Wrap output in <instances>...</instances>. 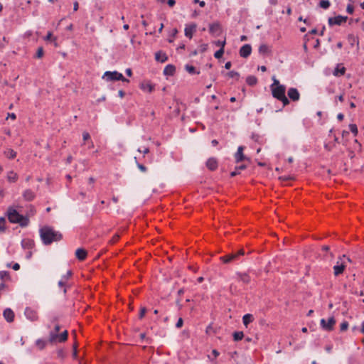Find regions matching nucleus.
<instances>
[{
  "mask_svg": "<svg viewBox=\"0 0 364 364\" xmlns=\"http://www.w3.org/2000/svg\"><path fill=\"white\" fill-rule=\"evenodd\" d=\"M244 336V334L241 331L235 332L233 334L234 340L235 341H240L242 339Z\"/></svg>",
  "mask_w": 364,
  "mask_h": 364,
  "instance_id": "473e14b6",
  "label": "nucleus"
},
{
  "mask_svg": "<svg viewBox=\"0 0 364 364\" xmlns=\"http://www.w3.org/2000/svg\"><path fill=\"white\" fill-rule=\"evenodd\" d=\"M344 116L343 114L340 113L338 114L337 116V118L339 119V120H342L343 119Z\"/></svg>",
  "mask_w": 364,
  "mask_h": 364,
  "instance_id": "338daca9",
  "label": "nucleus"
},
{
  "mask_svg": "<svg viewBox=\"0 0 364 364\" xmlns=\"http://www.w3.org/2000/svg\"><path fill=\"white\" fill-rule=\"evenodd\" d=\"M43 55V50L42 48H38L36 52V58H41Z\"/></svg>",
  "mask_w": 364,
  "mask_h": 364,
  "instance_id": "a19ab883",
  "label": "nucleus"
},
{
  "mask_svg": "<svg viewBox=\"0 0 364 364\" xmlns=\"http://www.w3.org/2000/svg\"><path fill=\"white\" fill-rule=\"evenodd\" d=\"M272 92L274 97L282 102L284 105L289 104V100L285 96L286 88L284 85H280L279 86L272 87Z\"/></svg>",
  "mask_w": 364,
  "mask_h": 364,
  "instance_id": "7ed1b4c3",
  "label": "nucleus"
},
{
  "mask_svg": "<svg viewBox=\"0 0 364 364\" xmlns=\"http://www.w3.org/2000/svg\"><path fill=\"white\" fill-rule=\"evenodd\" d=\"M125 73H126V74H127L128 76H129V77H130V76H132V69H131V68H127V69L125 70Z\"/></svg>",
  "mask_w": 364,
  "mask_h": 364,
  "instance_id": "864d4df0",
  "label": "nucleus"
},
{
  "mask_svg": "<svg viewBox=\"0 0 364 364\" xmlns=\"http://www.w3.org/2000/svg\"><path fill=\"white\" fill-rule=\"evenodd\" d=\"M235 255H237V257L239 256V255H244V250H240L237 252V253H235Z\"/></svg>",
  "mask_w": 364,
  "mask_h": 364,
  "instance_id": "0e129e2a",
  "label": "nucleus"
},
{
  "mask_svg": "<svg viewBox=\"0 0 364 364\" xmlns=\"http://www.w3.org/2000/svg\"><path fill=\"white\" fill-rule=\"evenodd\" d=\"M34 196V193L31 190H26L23 193V198L27 200H33Z\"/></svg>",
  "mask_w": 364,
  "mask_h": 364,
  "instance_id": "4be33fe9",
  "label": "nucleus"
},
{
  "mask_svg": "<svg viewBox=\"0 0 364 364\" xmlns=\"http://www.w3.org/2000/svg\"><path fill=\"white\" fill-rule=\"evenodd\" d=\"M240 279L245 283H248L250 282V277L247 274L241 275Z\"/></svg>",
  "mask_w": 364,
  "mask_h": 364,
  "instance_id": "ea45409f",
  "label": "nucleus"
},
{
  "mask_svg": "<svg viewBox=\"0 0 364 364\" xmlns=\"http://www.w3.org/2000/svg\"><path fill=\"white\" fill-rule=\"evenodd\" d=\"M24 315L26 317V318L30 320L31 321H35L38 320V318L37 311L31 307L26 308Z\"/></svg>",
  "mask_w": 364,
  "mask_h": 364,
  "instance_id": "6e6552de",
  "label": "nucleus"
},
{
  "mask_svg": "<svg viewBox=\"0 0 364 364\" xmlns=\"http://www.w3.org/2000/svg\"><path fill=\"white\" fill-rule=\"evenodd\" d=\"M351 262V259L349 257H346V255L341 257L336 264L333 266L334 275L338 276L342 274L347 265V263Z\"/></svg>",
  "mask_w": 364,
  "mask_h": 364,
  "instance_id": "20e7f679",
  "label": "nucleus"
},
{
  "mask_svg": "<svg viewBox=\"0 0 364 364\" xmlns=\"http://www.w3.org/2000/svg\"><path fill=\"white\" fill-rule=\"evenodd\" d=\"M197 26L194 23H188L185 26L184 33L188 38H192L193 33L196 31Z\"/></svg>",
  "mask_w": 364,
  "mask_h": 364,
  "instance_id": "0eeeda50",
  "label": "nucleus"
},
{
  "mask_svg": "<svg viewBox=\"0 0 364 364\" xmlns=\"http://www.w3.org/2000/svg\"><path fill=\"white\" fill-rule=\"evenodd\" d=\"M8 272L6 271H1L0 272V278L1 279H4L6 277H8Z\"/></svg>",
  "mask_w": 364,
  "mask_h": 364,
  "instance_id": "a18cd8bd",
  "label": "nucleus"
},
{
  "mask_svg": "<svg viewBox=\"0 0 364 364\" xmlns=\"http://www.w3.org/2000/svg\"><path fill=\"white\" fill-rule=\"evenodd\" d=\"M183 323V321L181 318H180L176 324V327L178 328H180L181 327H182Z\"/></svg>",
  "mask_w": 364,
  "mask_h": 364,
  "instance_id": "49530a36",
  "label": "nucleus"
},
{
  "mask_svg": "<svg viewBox=\"0 0 364 364\" xmlns=\"http://www.w3.org/2000/svg\"><path fill=\"white\" fill-rule=\"evenodd\" d=\"M259 69L261 71H262V72H265V71L267 70L266 67H265V66H264V65L260 66V67L259 68Z\"/></svg>",
  "mask_w": 364,
  "mask_h": 364,
  "instance_id": "774afa93",
  "label": "nucleus"
},
{
  "mask_svg": "<svg viewBox=\"0 0 364 364\" xmlns=\"http://www.w3.org/2000/svg\"><path fill=\"white\" fill-rule=\"evenodd\" d=\"M7 179L10 182H15L17 179V174L14 171H10L7 174Z\"/></svg>",
  "mask_w": 364,
  "mask_h": 364,
  "instance_id": "bb28decb",
  "label": "nucleus"
},
{
  "mask_svg": "<svg viewBox=\"0 0 364 364\" xmlns=\"http://www.w3.org/2000/svg\"><path fill=\"white\" fill-rule=\"evenodd\" d=\"M268 47L266 45H262L259 46V51L260 53H265L267 52Z\"/></svg>",
  "mask_w": 364,
  "mask_h": 364,
  "instance_id": "37998d69",
  "label": "nucleus"
},
{
  "mask_svg": "<svg viewBox=\"0 0 364 364\" xmlns=\"http://www.w3.org/2000/svg\"><path fill=\"white\" fill-rule=\"evenodd\" d=\"M253 316L250 314H247L243 316L242 321L244 325L247 327V325L253 321Z\"/></svg>",
  "mask_w": 364,
  "mask_h": 364,
  "instance_id": "aec40b11",
  "label": "nucleus"
},
{
  "mask_svg": "<svg viewBox=\"0 0 364 364\" xmlns=\"http://www.w3.org/2000/svg\"><path fill=\"white\" fill-rule=\"evenodd\" d=\"M346 68L342 65H338L333 71L335 76H341L345 73Z\"/></svg>",
  "mask_w": 364,
  "mask_h": 364,
  "instance_id": "f3484780",
  "label": "nucleus"
},
{
  "mask_svg": "<svg viewBox=\"0 0 364 364\" xmlns=\"http://www.w3.org/2000/svg\"><path fill=\"white\" fill-rule=\"evenodd\" d=\"M11 118L12 119H15L16 118V116L14 113L9 114L7 119Z\"/></svg>",
  "mask_w": 364,
  "mask_h": 364,
  "instance_id": "13d9d810",
  "label": "nucleus"
},
{
  "mask_svg": "<svg viewBox=\"0 0 364 364\" xmlns=\"http://www.w3.org/2000/svg\"><path fill=\"white\" fill-rule=\"evenodd\" d=\"M246 82H247V83L249 85L252 86V85H255L257 83V78H256L255 76H253V75H250V76H248V77H247V79H246Z\"/></svg>",
  "mask_w": 364,
  "mask_h": 364,
  "instance_id": "a878e982",
  "label": "nucleus"
},
{
  "mask_svg": "<svg viewBox=\"0 0 364 364\" xmlns=\"http://www.w3.org/2000/svg\"><path fill=\"white\" fill-rule=\"evenodd\" d=\"M6 156L9 159H14L16 156V152L14 151L13 149H7L4 152Z\"/></svg>",
  "mask_w": 364,
  "mask_h": 364,
  "instance_id": "c85d7f7f",
  "label": "nucleus"
},
{
  "mask_svg": "<svg viewBox=\"0 0 364 364\" xmlns=\"http://www.w3.org/2000/svg\"><path fill=\"white\" fill-rule=\"evenodd\" d=\"M31 245H32V242L30 240H23L22 241V246L23 247L31 246Z\"/></svg>",
  "mask_w": 364,
  "mask_h": 364,
  "instance_id": "c03bdc74",
  "label": "nucleus"
},
{
  "mask_svg": "<svg viewBox=\"0 0 364 364\" xmlns=\"http://www.w3.org/2000/svg\"><path fill=\"white\" fill-rule=\"evenodd\" d=\"M208 49V44H201L199 46L198 50L194 52V55L197 54L198 52L203 53Z\"/></svg>",
  "mask_w": 364,
  "mask_h": 364,
  "instance_id": "7c9ffc66",
  "label": "nucleus"
},
{
  "mask_svg": "<svg viewBox=\"0 0 364 364\" xmlns=\"http://www.w3.org/2000/svg\"><path fill=\"white\" fill-rule=\"evenodd\" d=\"M8 218L11 223H19L21 226H26L28 224V219L23 217L18 213L12 208L8 210Z\"/></svg>",
  "mask_w": 364,
  "mask_h": 364,
  "instance_id": "f03ea898",
  "label": "nucleus"
},
{
  "mask_svg": "<svg viewBox=\"0 0 364 364\" xmlns=\"http://www.w3.org/2000/svg\"><path fill=\"white\" fill-rule=\"evenodd\" d=\"M146 308H141V311H140V314H139V318H141L144 316L145 314H146Z\"/></svg>",
  "mask_w": 364,
  "mask_h": 364,
  "instance_id": "8fccbe9b",
  "label": "nucleus"
},
{
  "mask_svg": "<svg viewBox=\"0 0 364 364\" xmlns=\"http://www.w3.org/2000/svg\"><path fill=\"white\" fill-rule=\"evenodd\" d=\"M231 62L228 61L225 64V68L228 70L231 68Z\"/></svg>",
  "mask_w": 364,
  "mask_h": 364,
  "instance_id": "052dcab7",
  "label": "nucleus"
},
{
  "mask_svg": "<svg viewBox=\"0 0 364 364\" xmlns=\"http://www.w3.org/2000/svg\"><path fill=\"white\" fill-rule=\"evenodd\" d=\"M155 59L159 62L164 63L167 60V56L164 53L159 51L155 54Z\"/></svg>",
  "mask_w": 364,
  "mask_h": 364,
  "instance_id": "a211bd4d",
  "label": "nucleus"
},
{
  "mask_svg": "<svg viewBox=\"0 0 364 364\" xmlns=\"http://www.w3.org/2000/svg\"><path fill=\"white\" fill-rule=\"evenodd\" d=\"M46 345V341L43 339H38L36 340V346L39 348V349H43L45 348Z\"/></svg>",
  "mask_w": 364,
  "mask_h": 364,
  "instance_id": "c756f323",
  "label": "nucleus"
},
{
  "mask_svg": "<svg viewBox=\"0 0 364 364\" xmlns=\"http://www.w3.org/2000/svg\"><path fill=\"white\" fill-rule=\"evenodd\" d=\"M82 138L84 141H87L90 138V134L88 132H83L82 134Z\"/></svg>",
  "mask_w": 364,
  "mask_h": 364,
  "instance_id": "de8ad7c7",
  "label": "nucleus"
},
{
  "mask_svg": "<svg viewBox=\"0 0 364 364\" xmlns=\"http://www.w3.org/2000/svg\"><path fill=\"white\" fill-rule=\"evenodd\" d=\"M330 6V2L328 0H322L320 1V7L323 9H328Z\"/></svg>",
  "mask_w": 364,
  "mask_h": 364,
  "instance_id": "f704fd0d",
  "label": "nucleus"
},
{
  "mask_svg": "<svg viewBox=\"0 0 364 364\" xmlns=\"http://www.w3.org/2000/svg\"><path fill=\"white\" fill-rule=\"evenodd\" d=\"M346 11L349 14H353V8L351 5H348L346 8Z\"/></svg>",
  "mask_w": 364,
  "mask_h": 364,
  "instance_id": "3c124183",
  "label": "nucleus"
},
{
  "mask_svg": "<svg viewBox=\"0 0 364 364\" xmlns=\"http://www.w3.org/2000/svg\"><path fill=\"white\" fill-rule=\"evenodd\" d=\"M40 236L43 243L46 245L61 239V234L48 226H45L40 229Z\"/></svg>",
  "mask_w": 364,
  "mask_h": 364,
  "instance_id": "f257e3e1",
  "label": "nucleus"
},
{
  "mask_svg": "<svg viewBox=\"0 0 364 364\" xmlns=\"http://www.w3.org/2000/svg\"><path fill=\"white\" fill-rule=\"evenodd\" d=\"M237 258V255H235V254H230L229 255H227V256H225V257H222L220 259L224 262H230L234 259H235Z\"/></svg>",
  "mask_w": 364,
  "mask_h": 364,
  "instance_id": "5701e85b",
  "label": "nucleus"
},
{
  "mask_svg": "<svg viewBox=\"0 0 364 364\" xmlns=\"http://www.w3.org/2000/svg\"><path fill=\"white\" fill-rule=\"evenodd\" d=\"M45 40L46 41H51L52 40V33L49 32L46 37L45 38Z\"/></svg>",
  "mask_w": 364,
  "mask_h": 364,
  "instance_id": "4d7b16f0",
  "label": "nucleus"
},
{
  "mask_svg": "<svg viewBox=\"0 0 364 364\" xmlns=\"http://www.w3.org/2000/svg\"><path fill=\"white\" fill-rule=\"evenodd\" d=\"M225 44V41H218L217 45L220 46L221 48H223Z\"/></svg>",
  "mask_w": 364,
  "mask_h": 364,
  "instance_id": "680f3d73",
  "label": "nucleus"
},
{
  "mask_svg": "<svg viewBox=\"0 0 364 364\" xmlns=\"http://www.w3.org/2000/svg\"><path fill=\"white\" fill-rule=\"evenodd\" d=\"M3 315H4V318L8 321V322H12L14 319V311L9 309V308H7L4 311V313H3Z\"/></svg>",
  "mask_w": 364,
  "mask_h": 364,
  "instance_id": "ddd939ff",
  "label": "nucleus"
},
{
  "mask_svg": "<svg viewBox=\"0 0 364 364\" xmlns=\"http://www.w3.org/2000/svg\"><path fill=\"white\" fill-rule=\"evenodd\" d=\"M75 256L79 260H84L87 257V251L82 248H78L75 251Z\"/></svg>",
  "mask_w": 364,
  "mask_h": 364,
  "instance_id": "2eb2a0df",
  "label": "nucleus"
},
{
  "mask_svg": "<svg viewBox=\"0 0 364 364\" xmlns=\"http://www.w3.org/2000/svg\"><path fill=\"white\" fill-rule=\"evenodd\" d=\"M66 282L63 280V279H61L58 282V286L60 287H64L65 285Z\"/></svg>",
  "mask_w": 364,
  "mask_h": 364,
  "instance_id": "603ef678",
  "label": "nucleus"
},
{
  "mask_svg": "<svg viewBox=\"0 0 364 364\" xmlns=\"http://www.w3.org/2000/svg\"><path fill=\"white\" fill-rule=\"evenodd\" d=\"M175 3H176L175 0H167V2H166V4H168V6H174Z\"/></svg>",
  "mask_w": 364,
  "mask_h": 364,
  "instance_id": "5fc2aeb1",
  "label": "nucleus"
},
{
  "mask_svg": "<svg viewBox=\"0 0 364 364\" xmlns=\"http://www.w3.org/2000/svg\"><path fill=\"white\" fill-rule=\"evenodd\" d=\"M138 151H139V152H142L143 154H147V153L149 152V149H148V148H144V149H143V150H141V149H138Z\"/></svg>",
  "mask_w": 364,
  "mask_h": 364,
  "instance_id": "bf43d9fd",
  "label": "nucleus"
},
{
  "mask_svg": "<svg viewBox=\"0 0 364 364\" xmlns=\"http://www.w3.org/2000/svg\"><path fill=\"white\" fill-rule=\"evenodd\" d=\"M174 72L175 67L172 65H167L164 70V74L165 75H173Z\"/></svg>",
  "mask_w": 364,
  "mask_h": 364,
  "instance_id": "6ab92c4d",
  "label": "nucleus"
},
{
  "mask_svg": "<svg viewBox=\"0 0 364 364\" xmlns=\"http://www.w3.org/2000/svg\"><path fill=\"white\" fill-rule=\"evenodd\" d=\"M348 40L351 46H353L355 43L358 45V38L353 34H349L348 36Z\"/></svg>",
  "mask_w": 364,
  "mask_h": 364,
  "instance_id": "cd10ccee",
  "label": "nucleus"
},
{
  "mask_svg": "<svg viewBox=\"0 0 364 364\" xmlns=\"http://www.w3.org/2000/svg\"><path fill=\"white\" fill-rule=\"evenodd\" d=\"M138 167L142 171H146V168L145 166H144L143 165L141 164H138Z\"/></svg>",
  "mask_w": 364,
  "mask_h": 364,
  "instance_id": "e2e57ef3",
  "label": "nucleus"
},
{
  "mask_svg": "<svg viewBox=\"0 0 364 364\" xmlns=\"http://www.w3.org/2000/svg\"><path fill=\"white\" fill-rule=\"evenodd\" d=\"M58 332L50 331L49 333V341L51 343L58 342Z\"/></svg>",
  "mask_w": 364,
  "mask_h": 364,
  "instance_id": "b1692460",
  "label": "nucleus"
},
{
  "mask_svg": "<svg viewBox=\"0 0 364 364\" xmlns=\"http://www.w3.org/2000/svg\"><path fill=\"white\" fill-rule=\"evenodd\" d=\"M72 272L71 271H68L67 273L62 276L61 279H63L65 282L69 279L71 277Z\"/></svg>",
  "mask_w": 364,
  "mask_h": 364,
  "instance_id": "4c0bfd02",
  "label": "nucleus"
},
{
  "mask_svg": "<svg viewBox=\"0 0 364 364\" xmlns=\"http://www.w3.org/2000/svg\"><path fill=\"white\" fill-rule=\"evenodd\" d=\"M13 269L17 271L20 269V265L18 264V263H15L13 267H12Z\"/></svg>",
  "mask_w": 364,
  "mask_h": 364,
  "instance_id": "6e6d98bb",
  "label": "nucleus"
},
{
  "mask_svg": "<svg viewBox=\"0 0 364 364\" xmlns=\"http://www.w3.org/2000/svg\"><path fill=\"white\" fill-rule=\"evenodd\" d=\"M139 87L145 92H151L154 90V86L149 80L142 81Z\"/></svg>",
  "mask_w": 364,
  "mask_h": 364,
  "instance_id": "9d476101",
  "label": "nucleus"
},
{
  "mask_svg": "<svg viewBox=\"0 0 364 364\" xmlns=\"http://www.w3.org/2000/svg\"><path fill=\"white\" fill-rule=\"evenodd\" d=\"M207 167L210 170H215L218 166V161L214 158H210L206 162Z\"/></svg>",
  "mask_w": 364,
  "mask_h": 364,
  "instance_id": "dca6fc26",
  "label": "nucleus"
},
{
  "mask_svg": "<svg viewBox=\"0 0 364 364\" xmlns=\"http://www.w3.org/2000/svg\"><path fill=\"white\" fill-rule=\"evenodd\" d=\"M223 53H224V49L223 48H221L220 50H218V51H216L215 53L214 56L215 58H220L222 57Z\"/></svg>",
  "mask_w": 364,
  "mask_h": 364,
  "instance_id": "c9c22d12",
  "label": "nucleus"
},
{
  "mask_svg": "<svg viewBox=\"0 0 364 364\" xmlns=\"http://www.w3.org/2000/svg\"><path fill=\"white\" fill-rule=\"evenodd\" d=\"M349 129L350 131L354 134V136H356L358 134V127L356 124H349Z\"/></svg>",
  "mask_w": 364,
  "mask_h": 364,
  "instance_id": "72a5a7b5",
  "label": "nucleus"
},
{
  "mask_svg": "<svg viewBox=\"0 0 364 364\" xmlns=\"http://www.w3.org/2000/svg\"><path fill=\"white\" fill-rule=\"evenodd\" d=\"M243 150H244L243 146H240L238 147L237 151L236 152V154L235 155V160L237 162L244 161L246 159V157L243 154Z\"/></svg>",
  "mask_w": 364,
  "mask_h": 364,
  "instance_id": "4468645a",
  "label": "nucleus"
},
{
  "mask_svg": "<svg viewBox=\"0 0 364 364\" xmlns=\"http://www.w3.org/2000/svg\"><path fill=\"white\" fill-rule=\"evenodd\" d=\"M227 75L229 77L232 78H238L240 75L239 73L235 71H230Z\"/></svg>",
  "mask_w": 364,
  "mask_h": 364,
  "instance_id": "e433bc0d",
  "label": "nucleus"
},
{
  "mask_svg": "<svg viewBox=\"0 0 364 364\" xmlns=\"http://www.w3.org/2000/svg\"><path fill=\"white\" fill-rule=\"evenodd\" d=\"M209 31L211 33H218L220 31V26L219 23H215L210 26Z\"/></svg>",
  "mask_w": 364,
  "mask_h": 364,
  "instance_id": "412c9836",
  "label": "nucleus"
},
{
  "mask_svg": "<svg viewBox=\"0 0 364 364\" xmlns=\"http://www.w3.org/2000/svg\"><path fill=\"white\" fill-rule=\"evenodd\" d=\"M102 79L107 82L121 80L122 82H129L127 79L124 77L123 75L117 71H106L103 75Z\"/></svg>",
  "mask_w": 364,
  "mask_h": 364,
  "instance_id": "39448f33",
  "label": "nucleus"
},
{
  "mask_svg": "<svg viewBox=\"0 0 364 364\" xmlns=\"http://www.w3.org/2000/svg\"><path fill=\"white\" fill-rule=\"evenodd\" d=\"M118 95H119V96L121 98H122V97H124V92L122 90H119V91L118 92Z\"/></svg>",
  "mask_w": 364,
  "mask_h": 364,
  "instance_id": "69168bd1",
  "label": "nucleus"
},
{
  "mask_svg": "<svg viewBox=\"0 0 364 364\" xmlns=\"http://www.w3.org/2000/svg\"><path fill=\"white\" fill-rule=\"evenodd\" d=\"M348 19L347 16H337L335 17H331L328 18V23L331 26L333 25H341L345 23Z\"/></svg>",
  "mask_w": 364,
  "mask_h": 364,
  "instance_id": "1a4fd4ad",
  "label": "nucleus"
},
{
  "mask_svg": "<svg viewBox=\"0 0 364 364\" xmlns=\"http://www.w3.org/2000/svg\"><path fill=\"white\" fill-rule=\"evenodd\" d=\"M335 323L336 320L333 316H330L327 319L323 318L320 320V324L321 326L322 329L327 331L333 330Z\"/></svg>",
  "mask_w": 364,
  "mask_h": 364,
  "instance_id": "423d86ee",
  "label": "nucleus"
},
{
  "mask_svg": "<svg viewBox=\"0 0 364 364\" xmlns=\"http://www.w3.org/2000/svg\"><path fill=\"white\" fill-rule=\"evenodd\" d=\"M348 324L347 322H343L341 323V331H345L348 328Z\"/></svg>",
  "mask_w": 364,
  "mask_h": 364,
  "instance_id": "09e8293b",
  "label": "nucleus"
},
{
  "mask_svg": "<svg viewBox=\"0 0 364 364\" xmlns=\"http://www.w3.org/2000/svg\"><path fill=\"white\" fill-rule=\"evenodd\" d=\"M68 339V331H65L58 336V342H64Z\"/></svg>",
  "mask_w": 364,
  "mask_h": 364,
  "instance_id": "393cba45",
  "label": "nucleus"
},
{
  "mask_svg": "<svg viewBox=\"0 0 364 364\" xmlns=\"http://www.w3.org/2000/svg\"><path fill=\"white\" fill-rule=\"evenodd\" d=\"M252 52L251 46L249 44H245L241 47L240 50V55L242 58H247Z\"/></svg>",
  "mask_w": 364,
  "mask_h": 364,
  "instance_id": "9b49d317",
  "label": "nucleus"
},
{
  "mask_svg": "<svg viewBox=\"0 0 364 364\" xmlns=\"http://www.w3.org/2000/svg\"><path fill=\"white\" fill-rule=\"evenodd\" d=\"M288 96L293 101H298L300 97V95L297 89L291 87L288 90Z\"/></svg>",
  "mask_w": 364,
  "mask_h": 364,
  "instance_id": "f8f14e48",
  "label": "nucleus"
},
{
  "mask_svg": "<svg viewBox=\"0 0 364 364\" xmlns=\"http://www.w3.org/2000/svg\"><path fill=\"white\" fill-rule=\"evenodd\" d=\"M185 68L191 74H199V72H196L195 68L192 65H186Z\"/></svg>",
  "mask_w": 364,
  "mask_h": 364,
  "instance_id": "2f4dec72",
  "label": "nucleus"
},
{
  "mask_svg": "<svg viewBox=\"0 0 364 364\" xmlns=\"http://www.w3.org/2000/svg\"><path fill=\"white\" fill-rule=\"evenodd\" d=\"M272 80L273 83L271 85V89L272 88V87H275L276 86L280 85L279 80H277V78L274 76L272 77Z\"/></svg>",
  "mask_w": 364,
  "mask_h": 364,
  "instance_id": "79ce46f5",
  "label": "nucleus"
},
{
  "mask_svg": "<svg viewBox=\"0 0 364 364\" xmlns=\"http://www.w3.org/2000/svg\"><path fill=\"white\" fill-rule=\"evenodd\" d=\"M5 230V219L4 218H0V232H2Z\"/></svg>",
  "mask_w": 364,
  "mask_h": 364,
  "instance_id": "58836bf2",
  "label": "nucleus"
}]
</instances>
